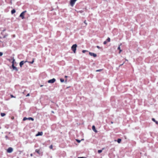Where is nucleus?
<instances>
[{"label": "nucleus", "mask_w": 158, "mask_h": 158, "mask_svg": "<svg viewBox=\"0 0 158 158\" xmlns=\"http://www.w3.org/2000/svg\"><path fill=\"white\" fill-rule=\"evenodd\" d=\"M77 47V44H75L72 45L71 47V49L73 52L74 53H76V48Z\"/></svg>", "instance_id": "obj_1"}, {"label": "nucleus", "mask_w": 158, "mask_h": 158, "mask_svg": "<svg viewBox=\"0 0 158 158\" xmlns=\"http://www.w3.org/2000/svg\"><path fill=\"white\" fill-rule=\"evenodd\" d=\"M77 0H70V4L71 5V6L72 7H73L76 2L77 1Z\"/></svg>", "instance_id": "obj_2"}, {"label": "nucleus", "mask_w": 158, "mask_h": 158, "mask_svg": "<svg viewBox=\"0 0 158 158\" xmlns=\"http://www.w3.org/2000/svg\"><path fill=\"white\" fill-rule=\"evenodd\" d=\"M26 120H31L32 121H34V119L33 118H31V117H29V118H26V117H24L23 119V121H25Z\"/></svg>", "instance_id": "obj_3"}, {"label": "nucleus", "mask_w": 158, "mask_h": 158, "mask_svg": "<svg viewBox=\"0 0 158 158\" xmlns=\"http://www.w3.org/2000/svg\"><path fill=\"white\" fill-rule=\"evenodd\" d=\"M35 152H37L39 155H43V152H41L39 149H36L35 150Z\"/></svg>", "instance_id": "obj_4"}, {"label": "nucleus", "mask_w": 158, "mask_h": 158, "mask_svg": "<svg viewBox=\"0 0 158 158\" xmlns=\"http://www.w3.org/2000/svg\"><path fill=\"white\" fill-rule=\"evenodd\" d=\"M56 81V79L53 78L52 79L49 80L48 81V82L49 83H53Z\"/></svg>", "instance_id": "obj_5"}, {"label": "nucleus", "mask_w": 158, "mask_h": 158, "mask_svg": "<svg viewBox=\"0 0 158 158\" xmlns=\"http://www.w3.org/2000/svg\"><path fill=\"white\" fill-rule=\"evenodd\" d=\"M26 12V11L25 10L19 16L20 17H21L22 18V19H24V15L25 13Z\"/></svg>", "instance_id": "obj_6"}, {"label": "nucleus", "mask_w": 158, "mask_h": 158, "mask_svg": "<svg viewBox=\"0 0 158 158\" xmlns=\"http://www.w3.org/2000/svg\"><path fill=\"white\" fill-rule=\"evenodd\" d=\"M13 151V149L12 148H9L7 150V152L9 153L12 152Z\"/></svg>", "instance_id": "obj_7"}, {"label": "nucleus", "mask_w": 158, "mask_h": 158, "mask_svg": "<svg viewBox=\"0 0 158 158\" xmlns=\"http://www.w3.org/2000/svg\"><path fill=\"white\" fill-rule=\"evenodd\" d=\"M89 54L90 56H93L94 57H96L97 56V55L96 54L94 53L93 52H89Z\"/></svg>", "instance_id": "obj_8"}, {"label": "nucleus", "mask_w": 158, "mask_h": 158, "mask_svg": "<svg viewBox=\"0 0 158 158\" xmlns=\"http://www.w3.org/2000/svg\"><path fill=\"white\" fill-rule=\"evenodd\" d=\"M12 68L14 70H15L16 71H18V69L16 67H15V66H14V65L13 64H12Z\"/></svg>", "instance_id": "obj_9"}, {"label": "nucleus", "mask_w": 158, "mask_h": 158, "mask_svg": "<svg viewBox=\"0 0 158 158\" xmlns=\"http://www.w3.org/2000/svg\"><path fill=\"white\" fill-rule=\"evenodd\" d=\"M43 133L42 132H38V133L36 135V136H41L43 135Z\"/></svg>", "instance_id": "obj_10"}, {"label": "nucleus", "mask_w": 158, "mask_h": 158, "mask_svg": "<svg viewBox=\"0 0 158 158\" xmlns=\"http://www.w3.org/2000/svg\"><path fill=\"white\" fill-rule=\"evenodd\" d=\"M24 63V61H22L20 62L19 65L21 67H22V65Z\"/></svg>", "instance_id": "obj_11"}, {"label": "nucleus", "mask_w": 158, "mask_h": 158, "mask_svg": "<svg viewBox=\"0 0 158 158\" xmlns=\"http://www.w3.org/2000/svg\"><path fill=\"white\" fill-rule=\"evenodd\" d=\"M92 128V130L94 132H95L96 133H97V130H96L95 127L94 126V125L93 126Z\"/></svg>", "instance_id": "obj_12"}, {"label": "nucleus", "mask_w": 158, "mask_h": 158, "mask_svg": "<svg viewBox=\"0 0 158 158\" xmlns=\"http://www.w3.org/2000/svg\"><path fill=\"white\" fill-rule=\"evenodd\" d=\"M122 45V44H121L118 48V49L119 50V53L122 52V50L120 49V46Z\"/></svg>", "instance_id": "obj_13"}, {"label": "nucleus", "mask_w": 158, "mask_h": 158, "mask_svg": "<svg viewBox=\"0 0 158 158\" xmlns=\"http://www.w3.org/2000/svg\"><path fill=\"white\" fill-rule=\"evenodd\" d=\"M152 120L155 122L157 124H158V122L157 121H156L154 118H152Z\"/></svg>", "instance_id": "obj_14"}, {"label": "nucleus", "mask_w": 158, "mask_h": 158, "mask_svg": "<svg viewBox=\"0 0 158 158\" xmlns=\"http://www.w3.org/2000/svg\"><path fill=\"white\" fill-rule=\"evenodd\" d=\"M117 141L118 143H119L121 141V139H118Z\"/></svg>", "instance_id": "obj_15"}, {"label": "nucleus", "mask_w": 158, "mask_h": 158, "mask_svg": "<svg viewBox=\"0 0 158 158\" xmlns=\"http://www.w3.org/2000/svg\"><path fill=\"white\" fill-rule=\"evenodd\" d=\"M11 12L12 14H13L15 12V9H13L11 10Z\"/></svg>", "instance_id": "obj_16"}, {"label": "nucleus", "mask_w": 158, "mask_h": 158, "mask_svg": "<svg viewBox=\"0 0 158 158\" xmlns=\"http://www.w3.org/2000/svg\"><path fill=\"white\" fill-rule=\"evenodd\" d=\"M12 60H13V61H12V64H13L14 65V62L15 61V59H14V57L13 58Z\"/></svg>", "instance_id": "obj_17"}, {"label": "nucleus", "mask_w": 158, "mask_h": 158, "mask_svg": "<svg viewBox=\"0 0 158 158\" xmlns=\"http://www.w3.org/2000/svg\"><path fill=\"white\" fill-rule=\"evenodd\" d=\"M1 114L2 117H3L5 115V114L4 113H1Z\"/></svg>", "instance_id": "obj_18"}, {"label": "nucleus", "mask_w": 158, "mask_h": 158, "mask_svg": "<svg viewBox=\"0 0 158 158\" xmlns=\"http://www.w3.org/2000/svg\"><path fill=\"white\" fill-rule=\"evenodd\" d=\"M106 41L107 42H109L110 41V38L108 37L107 39L106 40Z\"/></svg>", "instance_id": "obj_19"}, {"label": "nucleus", "mask_w": 158, "mask_h": 158, "mask_svg": "<svg viewBox=\"0 0 158 158\" xmlns=\"http://www.w3.org/2000/svg\"><path fill=\"white\" fill-rule=\"evenodd\" d=\"M34 59L33 58V60L32 61L30 62H29L31 64H32L34 62Z\"/></svg>", "instance_id": "obj_20"}, {"label": "nucleus", "mask_w": 158, "mask_h": 158, "mask_svg": "<svg viewBox=\"0 0 158 158\" xmlns=\"http://www.w3.org/2000/svg\"><path fill=\"white\" fill-rule=\"evenodd\" d=\"M60 81L61 82H64V79H62V78H61L60 79Z\"/></svg>", "instance_id": "obj_21"}, {"label": "nucleus", "mask_w": 158, "mask_h": 158, "mask_svg": "<svg viewBox=\"0 0 158 158\" xmlns=\"http://www.w3.org/2000/svg\"><path fill=\"white\" fill-rule=\"evenodd\" d=\"M102 152V150H98V153H100Z\"/></svg>", "instance_id": "obj_22"}, {"label": "nucleus", "mask_w": 158, "mask_h": 158, "mask_svg": "<svg viewBox=\"0 0 158 158\" xmlns=\"http://www.w3.org/2000/svg\"><path fill=\"white\" fill-rule=\"evenodd\" d=\"M76 140L78 143H80L81 141V140L77 139H76Z\"/></svg>", "instance_id": "obj_23"}, {"label": "nucleus", "mask_w": 158, "mask_h": 158, "mask_svg": "<svg viewBox=\"0 0 158 158\" xmlns=\"http://www.w3.org/2000/svg\"><path fill=\"white\" fill-rule=\"evenodd\" d=\"M102 69L97 70H96V72H101V71H102Z\"/></svg>", "instance_id": "obj_24"}, {"label": "nucleus", "mask_w": 158, "mask_h": 158, "mask_svg": "<svg viewBox=\"0 0 158 158\" xmlns=\"http://www.w3.org/2000/svg\"><path fill=\"white\" fill-rule=\"evenodd\" d=\"M49 148L50 149H52V148H53V146L52 145H51L50 146H49Z\"/></svg>", "instance_id": "obj_25"}, {"label": "nucleus", "mask_w": 158, "mask_h": 158, "mask_svg": "<svg viewBox=\"0 0 158 158\" xmlns=\"http://www.w3.org/2000/svg\"><path fill=\"white\" fill-rule=\"evenodd\" d=\"M87 50H83L82 51V52L83 53H85L86 52H87Z\"/></svg>", "instance_id": "obj_26"}, {"label": "nucleus", "mask_w": 158, "mask_h": 158, "mask_svg": "<svg viewBox=\"0 0 158 158\" xmlns=\"http://www.w3.org/2000/svg\"><path fill=\"white\" fill-rule=\"evenodd\" d=\"M10 96L11 98H15V97H14L13 95H12V94L10 95Z\"/></svg>", "instance_id": "obj_27"}, {"label": "nucleus", "mask_w": 158, "mask_h": 158, "mask_svg": "<svg viewBox=\"0 0 158 158\" xmlns=\"http://www.w3.org/2000/svg\"><path fill=\"white\" fill-rule=\"evenodd\" d=\"M3 55V53L2 52H0V56H2Z\"/></svg>", "instance_id": "obj_28"}, {"label": "nucleus", "mask_w": 158, "mask_h": 158, "mask_svg": "<svg viewBox=\"0 0 158 158\" xmlns=\"http://www.w3.org/2000/svg\"><path fill=\"white\" fill-rule=\"evenodd\" d=\"M107 41H105L103 42V44H106L107 43Z\"/></svg>", "instance_id": "obj_29"}, {"label": "nucleus", "mask_w": 158, "mask_h": 158, "mask_svg": "<svg viewBox=\"0 0 158 158\" xmlns=\"http://www.w3.org/2000/svg\"><path fill=\"white\" fill-rule=\"evenodd\" d=\"M97 48H98V49H99L101 48V47H100L99 46H97Z\"/></svg>", "instance_id": "obj_30"}, {"label": "nucleus", "mask_w": 158, "mask_h": 158, "mask_svg": "<svg viewBox=\"0 0 158 158\" xmlns=\"http://www.w3.org/2000/svg\"><path fill=\"white\" fill-rule=\"evenodd\" d=\"M30 96V94H28L27 95H26V97H28V96Z\"/></svg>", "instance_id": "obj_31"}, {"label": "nucleus", "mask_w": 158, "mask_h": 158, "mask_svg": "<svg viewBox=\"0 0 158 158\" xmlns=\"http://www.w3.org/2000/svg\"><path fill=\"white\" fill-rule=\"evenodd\" d=\"M78 158H86L85 157H78Z\"/></svg>", "instance_id": "obj_32"}, {"label": "nucleus", "mask_w": 158, "mask_h": 158, "mask_svg": "<svg viewBox=\"0 0 158 158\" xmlns=\"http://www.w3.org/2000/svg\"><path fill=\"white\" fill-rule=\"evenodd\" d=\"M5 138L6 139H8V137L6 135L5 136Z\"/></svg>", "instance_id": "obj_33"}, {"label": "nucleus", "mask_w": 158, "mask_h": 158, "mask_svg": "<svg viewBox=\"0 0 158 158\" xmlns=\"http://www.w3.org/2000/svg\"><path fill=\"white\" fill-rule=\"evenodd\" d=\"M84 23L86 25H87V23L86 22V21H85L84 22Z\"/></svg>", "instance_id": "obj_34"}, {"label": "nucleus", "mask_w": 158, "mask_h": 158, "mask_svg": "<svg viewBox=\"0 0 158 158\" xmlns=\"http://www.w3.org/2000/svg\"><path fill=\"white\" fill-rule=\"evenodd\" d=\"M124 63V62H123V64H121L120 65H119V66H122V65H123V64Z\"/></svg>", "instance_id": "obj_35"}, {"label": "nucleus", "mask_w": 158, "mask_h": 158, "mask_svg": "<svg viewBox=\"0 0 158 158\" xmlns=\"http://www.w3.org/2000/svg\"><path fill=\"white\" fill-rule=\"evenodd\" d=\"M24 63H25L26 62H28V61L27 60H26V61H24Z\"/></svg>", "instance_id": "obj_36"}, {"label": "nucleus", "mask_w": 158, "mask_h": 158, "mask_svg": "<svg viewBox=\"0 0 158 158\" xmlns=\"http://www.w3.org/2000/svg\"><path fill=\"white\" fill-rule=\"evenodd\" d=\"M6 31V29H3V30L2 31Z\"/></svg>", "instance_id": "obj_37"}, {"label": "nucleus", "mask_w": 158, "mask_h": 158, "mask_svg": "<svg viewBox=\"0 0 158 158\" xmlns=\"http://www.w3.org/2000/svg\"><path fill=\"white\" fill-rule=\"evenodd\" d=\"M30 156H33V154H32V153H31V154H30Z\"/></svg>", "instance_id": "obj_38"}, {"label": "nucleus", "mask_w": 158, "mask_h": 158, "mask_svg": "<svg viewBox=\"0 0 158 158\" xmlns=\"http://www.w3.org/2000/svg\"><path fill=\"white\" fill-rule=\"evenodd\" d=\"M6 35H5V36H4L3 37V38H5L6 37Z\"/></svg>", "instance_id": "obj_39"}, {"label": "nucleus", "mask_w": 158, "mask_h": 158, "mask_svg": "<svg viewBox=\"0 0 158 158\" xmlns=\"http://www.w3.org/2000/svg\"><path fill=\"white\" fill-rule=\"evenodd\" d=\"M43 86V85H40V86L41 87H42V86Z\"/></svg>", "instance_id": "obj_40"}, {"label": "nucleus", "mask_w": 158, "mask_h": 158, "mask_svg": "<svg viewBox=\"0 0 158 158\" xmlns=\"http://www.w3.org/2000/svg\"><path fill=\"white\" fill-rule=\"evenodd\" d=\"M67 77H68V76H65V78H67Z\"/></svg>", "instance_id": "obj_41"}, {"label": "nucleus", "mask_w": 158, "mask_h": 158, "mask_svg": "<svg viewBox=\"0 0 158 158\" xmlns=\"http://www.w3.org/2000/svg\"><path fill=\"white\" fill-rule=\"evenodd\" d=\"M14 118V117H12V119H13Z\"/></svg>", "instance_id": "obj_42"}, {"label": "nucleus", "mask_w": 158, "mask_h": 158, "mask_svg": "<svg viewBox=\"0 0 158 158\" xmlns=\"http://www.w3.org/2000/svg\"><path fill=\"white\" fill-rule=\"evenodd\" d=\"M52 113H54V111H52Z\"/></svg>", "instance_id": "obj_43"}, {"label": "nucleus", "mask_w": 158, "mask_h": 158, "mask_svg": "<svg viewBox=\"0 0 158 158\" xmlns=\"http://www.w3.org/2000/svg\"><path fill=\"white\" fill-rule=\"evenodd\" d=\"M10 3L11 4H12V0H11L10 1Z\"/></svg>", "instance_id": "obj_44"}, {"label": "nucleus", "mask_w": 158, "mask_h": 158, "mask_svg": "<svg viewBox=\"0 0 158 158\" xmlns=\"http://www.w3.org/2000/svg\"><path fill=\"white\" fill-rule=\"evenodd\" d=\"M111 124H113V122H111Z\"/></svg>", "instance_id": "obj_45"}, {"label": "nucleus", "mask_w": 158, "mask_h": 158, "mask_svg": "<svg viewBox=\"0 0 158 158\" xmlns=\"http://www.w3.org/2000/svg\"><path fill=\"white\" fill-rule=\"evenodd\" d=\"M125 59V60H126V61H128V60H127V59Z\"/></svg>", "instance_id": "obj_46"}, {"label": "nucleus", "mask_w": 158, "mask_h": 158, "mask_svg": "<svg viewBox=\"0 0 158 158\" xmlns=\"http://www.w3.org/2000/svg\"><path fill=\"white\" fill-rule=\"evenodd\" d=\"M8 60L9 61H10V60L9 59V60Z\"/></svg>", "instance_id": "obj_47"}, {"label": "nucleus", "mask_w": 158, "mask_h": 158, "mask_svg": "<svg viewBox=\"0 0 158 158\" xmlns=\"http://www.w3.org/2000/svg\"><path fill=\"white\" fill-rule=\"evenodd\" d=\"M84 140V139H81V140Z\"/></svg>", "instance_id": "obj_48"}, {"label": "nucleus", "mask_w": 158, "mask_h": 158, "mask_svg": "<svg viewBox=\"0 0 158 158\" xmlns=\"http://www.w3.org/2000/svg\"><path fill=\"white\" fill-rule=\"evenodd\" d=\"M15 35H13V37H15Z\"/></svg>", "instance_id": "obj_49"}, {"label": "nucleus", "mask_w": 158, "mask_h": 158, "mask_svg": "<svg viewBox=\"0 0 158 158\" xmlns=\"http://www.w3.org/2000/svg\"><path fill=\"white\" fill-rule=\"evenodd\" d=\"M114 141H116V140H114Z\"/></svg>", "instance_id": "obj_50"}]
</instances>
